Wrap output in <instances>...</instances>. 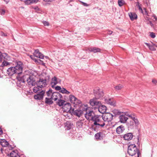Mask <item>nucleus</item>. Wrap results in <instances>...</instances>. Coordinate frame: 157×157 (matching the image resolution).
<instances>
[{
  "instance_id": "obj_32",
  "label": "nucleus",
  "mask_w": 157,
  "mask_h": 157,
  "mask_svg": "<svg viewBox=\"0 0 157 157\" xmlns=\"http://www.w3.org/2000/svg\"><path fill=\"white\" fill-rule=\"evenodd\" d=\"M72 125H73V124H72L70 123L69 122H67L66 123L65 127H67V130H69L72 127Z\"/></svg>"
},
{
  "instance_id": "obj_63",
  "label": "nucleus",
  "mask_w": 157,
  "mask_h": 157,
  "mask_svg": "<svg viewBox=\"0 0 157 157\" xmlns=\"http://www.w3.org/2000/svg\"><path fill=\"white\" fill-rule=\"evenodd\" d=\"M0 59H2V52H0Z\"/></svg>"
},
{
  "instance_id": "obj_41",
  "label": "nucleus",
  "mask_w": 157,
  "mask_h": 157,
  "mask_svg": "<svg viewBox=\"0 0 157 157\" xmlns=\"http://www.w3.org/2000/svg\"><path fill=\"white\" fill-rule=\"evenodd\" d=\"M40 53V52L39 51V50L36 49L35 50V52L33 53V55L37 57L38 56H39Z\"/></svg>"
},
{
  "instance_id": "obj_23",
  "label": "nucleus",
  "mask_w": 157,
  "mask_h": 157,
  "mask_svg": "<svg viewBox=\"0 0 157 157\" xmlns=\"http://www.w3.org/2000/svg\"><path fill=\"white\" fill-rule=\"evenodd\" d=\"M73 113L75 115L79 117L82 114L83 111L80 109H76L75 111H74V112Z\"/></svg>"
},
{
  "instance_id": "obj_2",
  "label": "nucleus",
  "mask_w": 157,
  "mask_h": 157,
  "mask_svg": "<svg viewBox=\"0 0 157 157\" xmlns=\"http://www.w3.org/2000/svg\"><path fill=\"white\" fill-rule=\"evenodd\" d=\"M94 122L92 125V129L95 131L98 132L100 130L105 124V123L102 117L98 115H96V117L93 121Z\"/></svg>"
},
{
  "instance_id": "obj_4",
  "label": "nucleus",
  "mask_w": 157,
  "mask_h": 157,
  "mask_svg": "<svg viewBox=\"0 0 157 157\" xmlns=\"http://www.w3.org/2000/svg\"><path fill=\"white\" fill-rule=\"evenodd\" d=\"M86 113L85 116L86 118L89 120H91L92 121L96 117L94 112L92 110H90L88 108H86Z\"/></svg>"
},
{
  "instance_id": "obj_43",
  "label": "nucleus",
  "mask_w": 157,
  "mask_h": 157,
  "mask_svg": "<svg viewBox=\"0 0 157 157\" xmlns=\"http://www.w3.org/2000/svg\"><path fill=\"white\" fill-rule=\"evenodd\" d=\"M31 0H25L24 1V2L25 5H29L32 4Z\"/></svg>"
},
{
  "instance_id": "obj_6",
  "label": "nucleus",
  "mask_w": 157,
  "mask_h": 157,
  "mask_svg": "<svg viewBox=\"0 0 157 157\" xmlns=\"http://www.w3.org/2000/svg\"><path fill=\"white\" fill-rule=\"evenodd\" d=\"M94 93L96 99H99L104 95L102 91L98 87L95 88L94 90Z\"/></svg>"
},
{
  "instance_id": "obj_26",
  "label": "nucleus",
  "mask_w": 157,
  "mask_h": 157,
  "mask_svg": "<svg viewBox=\"0 0 157 157\" xmlns=\"http://www.w3.org/2000/svg\"><path fill=\"white\" fill-rule=\"evenodd\" d=\"M52 99H53L51 98V97L50 98H45V103L49 105L52 104L53 102Z\"/></svg>"
},
{
  "instance_id": "obj_14",
  "label": "nucleus",
  "mask_w": 157,
  "mask_h": 157,
  "mask_svg": "<svg viewBox=\"0 0 157 157\" xmlns=\"http://www.w3.org/2000/svg\"><path fill=\"white\" fill-rule=\"evenodd\" d=\"M36 84L39 85H43V87L47 85V84L46 83V79L40 78L38 81L36 82Z\"/></svg>"
},
{
  "instance_id": "obj_21",
  "label": "nucleus",
  "mask_w": 157,
  "mask_h": 157,
  "mask_svg": "<svg viewBox=\"0 0 157 157\" xmlns=\"http://www.w3.org/2000/svg\"><path fill=\"white\" fill-rule=\"evenodd\" d=\"M103 134L102 132H100L96 134L95 137L96 139L101 140L103 139Z\"/></svg>"
},
{
  "instance_id": "obj_35",
  "label": "nucleus",
  "mask_w": 157,
  "mask_h": 157,
  "mask_svg": "<svg viewBox=\"0 0 157 157\" xmlns=\"http://www.w3.org/2000/svg\"><path fill=\"white\" fill-rule=\"evenodd\" d=\"M155 46L157 47V45L153 44H151L149 48V49L151 51H154L156 50Z\"/></svg>"
},
{
  "instance_id": "obj_30",
  "label": "nucleus",
  "mask_w": 157,
  "mask_h": 157,
  "mask_svg": "<svg viewBox=\"0 0 157 157\" xmlns=\"http://www.w3.org/2000/svg\"><path fill=\"white\" fill-rule=\"evenodd\" d=\"M83 124V123L81 121H78L76 122V125L78 128H81Z\"/></svg>"
},
{
  "instance_id": "obj_60",
  "label": "nucleus",
  "mask_w": 157,
  "mask_h": 157,
  "mask_svg": "<svg viewBox=\"0 0 157 157\" xmlns=\"http://www.w3.org/2000/svg\"><path fill=\"white\" fill-rule=\"evenodd\" d=\"M145 44L149 48L150 46L151 45V44H150L147 43H145Z\"/></svg>"
},
{
  "instance_id": "obj_61",
  "label": "nucleus",
  "mask_w": 157,
  "mask_h": 157,
  "mask_svg": "<svg viewBox=\"0 0 157 157\" xmlns=\"http://www.w3.org/2000/svg\"><path fill=\"white\" fill-rule=\"evenodd\" d=\"M2 133H3L2 130V129L1 128H0V135L2 134Z\"/></svg>"
},
{
  "instance_id": "obj_12",
  "label": "nucleus",
  "mask_w": 157,
  "mask_h": 157,
  "mask_svg": "<svg viewBox=\"0 0 157 157\" xmlns=\"http://www.w3.org/2000/svg\"><path fill=\"white\" fill-rule=\"evenodd\" d=\"M62 97L61 94L58 92H54L52 93L51 98H52L55 101H56L58 99H61Z\"/></svg>"
},
{
  "instance_id": "obj_57",
  "label": "nucleus",
  "mask_w": 157,
  "mask_h": 157,
  "mask_svg": "<svg viewBox=\"0 0 157 157\" xmlns=\"http://www.w3.org/2000/svg\"><path fill=\"white\" fill-rule=\"evenodd\" d=\"M112 33H113V32L112 31H111L108 30L107 31V34L109 35H110V34H112Z\"/></svg>"
},
{
  "instance_id": "obj_37",
  "label": "nucleus",
  "mask_w": 157,
  "mask_h": 157,
  "mask_svg": "<svg viewBox=\"0 0 157 157\" xmlns=\"http://www.w3.org/2000/svg\"><path fill=\"white\" fill-rule=\"evenodd\" d=\"M125 2L124 0H118V4L120 6H123Z\"/></svg>"
},
{
  "instance_id": "obj_28",
  "label": "nucleus",
  "mask_w": 157,
  "mask_h": 157,
  "mask_svg": "<svg viewBox=\"0 0 157 157\" xmlns=\"http://www.w3.org/2000/svg\"><path fill=\"white\" fill-rule=\"evenodd\" d=\"M43 87L42 85H37V86L34 87L33 89V91L34 93H36L38 92V91L40 90V88H41Z\"/></svg>"
},
{
  "instance_id": "obj_62",
  "label": "nucleus",
  "mask_w": 157,
  "mask_h": 157,
  "mask_svg": "<svg viewBox=\"0 0 157 157\" xmlns=\"http://www.w3.org/2000/svg\"><path fill=\"white\" fill-rule=\"evenodd\" d=\"M153 17H154V18L155 19V21H157V17H156V16L154 15L153 16Z\"/></svg>"
},
{
  "instance_id": "obj_34",
  "label": "nucleus",
  "mask_w": 157,
  "mask_h": 157,
  "mask_svg": "<svg viewBox=\"0 0 157 157\" xmlns=\"http://www.w3.org/2000/svg\"><path fill=\"white\" fill-rule=\"evenodd\" d=\"M137 4H136V6H137L139 9V11L142 13H143V11L142 9L141 8L140 5V3L139 2H137L136 3Z\"/></svg>"
},
{
  "instance_id": "obj_3",
  "label": "nucleus",
  "mask_w": 157,
  "mask_h": 157,
  "mask_svg": "<svg viewBox=\"0 0 157 157\" xmlns=\"http://www.w3.org/2000/svg\"><path fill=\"white\" fill-rule=\"evenodd\" d=\"M128 153L131 156H133L137 153V157H139L141 155L140 152L135 144H131L128 146Z\"/></svg>"
},
{
  "instance_id": "obj_55",
  "label": "nucleus",
  "mask_w": 157,
  "mask_h": 157,
  "mask_svg": "<svg viewBox=\"0 0 157 157\" xmlns=\"http://www.w3.org/2000/svg\"><path fill=\"white\" fill-rule=\"evenodd\" d=\"M144 10H145V13H143L144 14H145L147 16H148V13L147 11V10H146V9L145 8H144Z\"/></svg>"
},
{
  "instance_id": "obj_17",
  "label": "nucleus",
  "mask_w": 157,
  "mask_h": 157,
  "mask_svg": "<svg viewBox=\"0 0 157 157\" xmlns=\"http://www.w3.org/2000/svg\"><path fill=\"white\" fill-rule=\"evenodd\" d=\"M98 108L99 112L101 113H105L107 109L105 106L101 105V104L98 106Z\"/></svg>"
},
{
  "instance_id": "obj_58",
  "label": "nucleus",
  "mask_w": 157,
  "mask_h": 157,
  "mask_svg": "<svg viewBox=\"0 0 157 157\" xmlns=\"http://www.w3.org/2000/svg\"><path fill=\"white\" fill-rule=\"evenodd\" d=\"M126 116H128L129 117H131V118H132V117H133V116H134V115H132V114H128L127 115H126Z\"/></svg>"
},
{
  "instance_id": "obj_15",
  "label": "nucleus",
  "mask_w": 157,
  "mask_h": 157,
  "mask_svg": "<svg viewBox=\"0 0 157 157\" xmlns=\"http://www.w3.org/2000/svg\"><path fill=\"white\" fill-rule=\"evenodd\" d=\"M26 75L22 77H20L19 75H17V78L18 80L17 83H18V82H19L20 83H24L26 80Z\"/></svg>"
},
{
  "instance_id": "obj_51",
  "label": "nucleus",
  "mask_w": 157,
  "mask_h": 157,
  "mask_svg": "<svg viewBox=\"0 0 157 157\" xmlns=\"http://www.w3.org/2000/svg\"><path fill=\"white\" fill-rule=\"evenodd\" d=\"M43 23L44 26H48L49 25L48 22L45 21H44Z\"/></svg>"
},
{
  "instance_id": "obj_53",
  "label": "nucleus",
  "mask_w": 157,
  "mask_h": 157,
  "mask_svg": "<svg viewBox=\"0 0 157 157\" xmlns=\"http://www.w3.org/2000/svg\"><path fill=\"white\" fill-rule=\"evenodd\" d=\"M32 4V3H36L38 2L39 1V0H31Z\"/></svg>"
},
{
  "instance_id": "obj_39",
  "label": "nucleus",
  "mask_w": 157,
  "mask_h": 157,
  "mask_svg": "<svg viewBox=\"0 0 157 157\" xmlns=\"http://www.w3.org/2000/svg\"><path fill=\"white\" fill-rule=\"evenodd\" d=\"M122 87V86L120 85H119L117 86H116L115 87V88L116 91H118L121 90Z\"/></svg>"
},
{
  "instance_id": "obj_24",
  "label": "nucleus",
  "mask_w": 157,
  "mask_h": 157,
  "mask_svg": "<svg viewBox=\"0 0 157 157\" xmlns=\"http://www.w3.org/2000/svg\"><path fill=\"white\" fill-rule=\"evenodd\" d=\"M66 102V101L64 100L60 99H58V101L56 102V103L59 106H62V108Z\"/></svg>"
},
{
  "instance_id": "obj_7",
  "label": "nucleus",
  "mask_w": 157,
  "mask_h": 157,
  "mask_svg": "<svg viewBox=\"0 0 157 157\" xmlns=\"http://www.w3.org/2000/svg\"><path fill=\"white\" fill-rule=\"evenodd\" d=\"M105 123L109 122L112 121L113 116L109 113H106L102 116Z\"/></svg>"
},
{
  "instance_id": "obj_20",
  "label": "nucleus",
  "mask_w": 157,
  "mask_h": 157,
  "mask_svg": "<svg viewBox=\"0 0 157 157\" xmlns=\"http://www.w3.org/2000/svg\"><path fill=\"white\" fill-rule=\"evenodd\" d=\"M125 128L123 125L118 127L116 129V132L118 134L121 133L124 130Z\"/></svg>"
},
{
  "instance_id": "obj_46",
  "label": "nucleus",
  "mask_w": 157,
  "mask_h": 157,
  "mask_svg": "<svg viewBox=\"0 0 157 157\" xmlns=\"http://www.w3.org/2000/svg\"><path fill=\"white\" fill-rule=\"evenodd\" d=\"M150 36L152 38H154L155 37V34L153 32H150Z\"/></svg>"
},
{
  "instance_id": "obj_47",
  "label": "nucleus",
  "mask_w": 157,
  "mask_h": 157,
  "mask_svg": "<svg viewBox=\"0 0 157 157\" xmlns=\"http://www.w3.org/2000/svg\"><path fill=\"white\" fill-rule=\"evenodd\" d=\"M5 13V10L4 9L0 10V13L1 15H3Z\"/></svg>"
},
{
  "instance_id": "obj_49",
  "label": "nucleus",
  "mask_w": 157,
  "mask_h": 157,
  "mask_svg": "<svg viewBox=\"0 0 157 157\" xmlns=\"http://www.w3.org/2000/svg\"><path fill=\"white\" fill-rule=\"evenodd\" d=\"M54 88H55V90H56L60 91L62 89L61 87L58 86H57L56 87L55 86Z\"/></svg>"
},
{
  "instance_id": "obj_42",
  "label": "nucleus",
  "mask_w": 157,
  "mask_h": 157,
  "mask_svg": "<svg viewBox=\"0 0 157 157\" xmlns=\"http://www.w3.org/2000/svg\"><path fill=\"white\" fill-rule=\"evenodd\" d=\"M52 93V90L51 89H50L48 91H47L46 94L48 97L50 96L51 94Z\"/></svg>"
},
{
  "instance_id": "obj_33",
  "label": "nucleus",
  "mask_w": 157,
  "mask_h": 157,
  "mask_svg": "<svg viewBox=\"0 0 157 157\" xmlns=\"http://www.w3.org/2000/svg\"><path fill=\"white\" fill-rule=\"evenodd\" d=\"M11 157H19L17 153L14 151H13L10 153Z\"/></svg>"
},
{
  "instance_id": "obj_44",
  "label": "nucleus",
  "mask_w": 157,
  "mask_h": 157,
  "mask_svg": "<svg viewBox=\"0 0 157 157\" xmlns=\"http://www.w3.org/2000/svg\"><path fill=\"white\" fill-rule=\"evenodd\" d=\"M2 58L5 59L6 57H8V55L6 53H2Z\"/></svg>"
},
{
  "instance_id": "obj_8",
  "label": "nucleus",
  "mask_w": 157,
  "mask_h": 157,
  "mask_svg": "<svg viewBox=\"0 0 157 157\" xmlns=\"http://www.w3.org/2000/svg\"><path fill=\"white\" fill-rule=\"evenodd\" d=\"M62 108L63 109L64 111H66L67 112H73L74 110V109L72 108L71 104L70 103L67 102H66Z\"/></svg>"
},
{
  "instance_id": "obj_5",
  "label": "nucleus",
  "mask_w": 157,
  "mask_h": 157,
  "mask_svg": "<svg viewBox=\"0 0 157 157\" xmlns=\"http://www.w3.org/2000/svg\"><path fill=\"white\" fill-rule=\"evenodd\" d=\"M26 80L29 85L34 86L36 84L35 77L33 75H26Z\"/></svg>"
},
{
  "instance_id": "obj_1",
  "label": "nucleus",
  "mask_w": 157,
  "mask_h": 157,
  "mask_svg": "<svg viewBox=\"0 0 157 157\" xmlns=\"http://www.w3.org/2000/svg\"><path fill=\"white\" fill-rule=\"evenodd\" d=\"M23 64L21 61H18L16 63L15 67L9 68L7 70V73L9 75L12 76L14 74L18 75L21 74L23 72Z\"/></svg>"
},
{
  "instance_id": "obj_31",
  "label": "nucleus",
  "mask_w": 157,
  "mask_h": 157,
  "mask_svg": "<svg viewBox=\"0 0 157 157\" xmlns=\"http://www.w3.org/2000/svg\"><path fill=\"white\" fill-rule=\"evenodd\" d=\"M69 98L70 100L72 103H73L74 102V101L75 100H76V98L74 95H70Z\"/></svg>"
},
{
  "instance_id": "obj_52",
  "label": "nucleus",
  "mask_w": 157,
  "mask_h": 157,
  "mask_svg": "<svg viewBox=\"0 0 157 157\" xmlns=\"http://www.w3.org/2000/svg\"><path fill=\"white\" fill-rule=\"evenodd\" d=\"M80 2L82 4L85 6H89V5L87 4L86 3L83 2L82 1H80Z\"/></svg>"
},
{
  "instance_id": "obj_18",
  "label": "nucleus",
  "mask_w": 157,
  "mask_h": 157,
  "mask_svg": "<svg viewBox=\"0 0 157 157\" xmlns=\"http://www.w3.org/2000/svg\"><path fill=\"white\" fill-rule=\"evenodd\" d=\"M133 137L132 134L131 133H129L125 134L123 136V138L125 140L128 141L131 140Z\"/></svg>"
},
{
  "instance_id": "obj_64",
  "label": "nucleus",
  "mask_w": 157,
  "mask_h": 157,
  "mask_svg": "<svg viewBox=\"0 0 157 157\" xmlns=\"http://www.w3.org/2000/svg\"><path fill=\"white\" fill-rule=\"evenodd\" d=\"M34 9L36 10H39V8H38V7L37 6L35 7L34 8Z\"/></svg>"
},
{
  "instance_id": "obj_38",
  "label": "nucleus",
  "mask_w": 157,
  "mask_h": 157,
  "mask_svg": "<svg viewBox=\"0 0 157 157\" xmlns=\"http://www.w3.org/2000/svg\"><path fill=\"white\" fill-rule=\"evenodd\" d=\"M9 63L7 62L5 60H4L2 64L1 65V66L2 67H3L4 66H7L8 65H9Z\"/></svg>"
},
{
  "instance_id": "obj_19",
  "label": "nucleus",
  "mask_w": 157,
  "mask_h": 157,
  "mask_svg": "<svg viewBox=\"0 0 157 157\" xmlns=\"http://www.w3.org/2000/svg\"><path fill=\"white\" fill-rule=\"evenodd\" d=\"M57 83V78L56 77L54 76L53 78H52V81L50 83L52 87V88H54L55 87V86Z\"/></svg>"
},
{
  "instance_id": "obj_27",
  "label": "nucleus",
  "mask_w": 157,
  "mask_h": 157,
  "mask_svg": "<svg viewBox=\"0 0 157 157\" xmlns=\"http://www.w3.org/2000/svg\"><path fill=\"white\" fill-rule=\"evenodd\" d=\"M89 50L91 52H93L94 53H96L97 52H100L101 49L98 48H96L94 47L92 48H90L89 49Z\"/></svg>"
},
{
  "instance_id": "obj_50",
  "label": "nucleus",
  "mask_w": 157,
  "mask_h": 157,
  "mask_svg": "<svg viewBox=\"0 0 157 157\" xmlns=\"http://www.w3.org/2000/svg\"><path fill=\"white\" fill-rule=\"evenodd\" d=\"M66 89L64 88H62L61 90L59 91V92L62 93V94H64Z\"/></svg>"
},
{
  "instance_id": "obj_48",
  "label": "nucleus",
  "mask_w": 157,
  "mask_h": 157,
  "mask_svg": "<svg viewBox=\"0 0 157 157\" xmlns=\"http://www.w3.org/2000/svg\"><path fill=\"white\" fill-rule=\"evenodd\" d=\"M37 56V57H38L40 59H43L44 58V56L43 54L41 53H40V54H39V56Z\"/></svg>"
},
{
  "instance_id": "obj_13",
  "label": "nucleus",
  "mask_w": 157,
  "mask_h": 157,
  "mask_svg": "<svg viewBox=\"0 0 157 157\" xmlns=\"http://www.w3.org/2000/svg\"><path fill=\"white\" fill-rule=\"evenodd\" d=\"M126 123L127 126L129 130L134 128L135 126H136L132 120H128Z\"/></svg>"
},
{
  "instance_id": "obj_22",
  "label": "nucleus",
  "mask_w": 157,
  "mask_h": 157,
  "mask_svg": "<svg viewBox=\"0 0 157 157\" xmlns=\"http://www.w3.org/2000/svg\"><path fill=\"white\" fill-rule=\"evenodd\" d=\"M128 15L131 20L132 21L137 19V16L135 13H128Z\"/></svg>"
},
{
  "instance_id": "obj_56",
  "label": "nucleus",
  "mask_w": 157,
  "mask_h": 157,
  "mask_svg": "<svg viewBox=\"0 0 157 157\" xmlns=\"http://www.w3.org/2000/svg\"><path fill=\"white\" fill-rule=\"evenodd\" d=\"M147 24H149L151 26H152L153 25V24H152V22L151 21H149Z\"/></svg>"
},
{
  "instance_id": "obj_36",
  "label": "nucleus",
  "mask_w": 157,
  "mask_h": 157,
  "mask_svg": "<svg viewBox=\"0 0 157 157\" xmlns=\"http://www.w3.org/2000/svg\"><path fill=\"white\" fill-rule=\"evenodd\" d=\"M73 103L76 105L81 103V101L78 99L76 98V100H75L74 102Z\"/></svg>"
},
{
  "instance_id": "obj_29",
  "label": "nucleus",
  "mask_w": 157,
  "mask_h": 157,
  "mask_svg": "<svg viewBox=\"0 0 157 157\" xmlns=\"http://www.w3.org/2000/svg\"><path fill=\"white\" fill-rule=\"evenodd\" d=\"M131 119L132 120H131L133 121V122H134L136 126H138L139 124V122L137 118L135 117L134 115L133 116V117Z\"/></svg>"
},
{
  "instance_id": "obj_10",
  "label": "nucleus",
  "mask_w": 157,
  "mask_h": 157,
  "mask_svg": "<svg viewBox=\"0 0 157 157\" xmlns=\"http://www.w3.org/2000/svg\"><path fill=\"white\" fill-rule=\"evenodd\" d=\"M0 144L3 147H6L7 146L9 150H12L13 148L11 145H9L8 142L5 139H0Z\"/></svg>"
},
{
  "instance_id": "obj_45",
  "label": "nucleus",
  "mask_w": 157,
  "mask_h": 157,
  "mask_svg": "<svg viewBox=\"0 0 157 157\" xmlns=\"http://www.w3.org/2000/svg\"><path fill=\"white\" fill-rule=\"evenodd\" d=\"M109 105H112L113 106H116V101L113 99L112 101L110 103Z\"/></svg>"
},
{
  "instance_id": "obj_11",
  "label": "nucleus",
  "mask_w": 157,
  "mask_h": 157,
  "mask_svg": "<svg viewBox=\"0 0 157 157\" xmlns=\"http://www.w3.org/2000/svg\"><path fill=\"white\" fill-rule=\"evenodd\" d=\"M45 93V91L41 90V91L38 92V94L34 95V98L36 100H40L42 99Z\"/></svg>"
},
{
  "instance_id": "obj_59",
  "label": "nucleus",
  "mask_w": 157,
  "mask_h": 157,
  "mask_svg": "<svg viewBox=\"0 0 157 157\" xmlns=\"http://www.w3.org/2000/svg\"><path fill=\"white\" fill-rule=\"evenodd\" d=\"M70 93V92L69 91H68L66 90L64 94H69Z\"/></svg>"
},
{
  "instance_id": "obj_25",
  "label": "nucleus",
  "mask_w": 157,
  "mask_h": 157,
  "mask_svg": "<svg viewBox=\"0 0 157 157\" xmlns=\"http://www.w3.org/2000/svg\"><path fill=\"white\" fill-rule=\"evenodd\" d=\"M112 112L113 113L115 116L120 115L122 112L119 110L114 109L112 110Z\"/></svg>"
},
{
  "instance_id": "obj_54",
  "label": "nucleus",
  "mask_w": 157,
  "mask_h": 157,
  "mask_svg": "<svg viewBox=\"0 0 157 157\" xmlns=\"http://www.w3.org/2000/svg\"><path fill=\"white\" fill-rule=\"evenodd\" d=\"M152 82L154 84H155V85L157 83V81L155 79H153L152 80Z\"/></svg>"
},
{
  "instance_id": "obj_9",
  "label": "nucleus",
  "mask_w": 157,
  "mask_h": 157,
  "mask_svg": "<svg viewBox=\"0 0 157 157\" xmlns=\"http://www.w3.org/2000/svg\"><path fill=\"white\" fill-rule=\"evenodd\" d=\"M90 103L91 106H95L94 108H98V106L101 104V102L98 101L97 99L95 98L90 100Z\"/></svg>"
},
{
  "instance_id": "obj_40",
  "label": "nucleus",
  "mask_w": 157,
  "mask_h": 157,
  "mask_svg": "<svg viewBox=\"0 0 157 157\" xmlns=\"http://www.w3.org/2000/svg\"><path fill=\"white\" fill-rule=\"evenodd\" d=\"M113 100V98L105 99V101L106 103L109 105Z\"/></svg>"
},
{
  "instance_id": "obj_16",
  "label": "nucleus",
  "mask_w": 157,
  "mask_h": 157,
  "mask_svg": "<svg viewBox=\"0 0 157 157\" xmlns=\"http://www.w3.org/2000/svg\"><path fill=\"white\" fill-rule=\"evenodd\" d=\"M119 118L120 122L123 123H126L128 119V118L126 117L125 115L124 114H121L119 116Z\"/></svg>"
}]
</instances>
